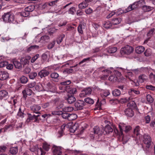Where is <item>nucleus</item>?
<instances>
[{"instance_id": "11", "label": "nucleus", "mask_w": 155, "mask_h": 155, "mask_svg": "<svg viewBox=\"0 0 155 155\" xmlns=\"http://www.w3.org/2000/svg\"><path fill=\"white\" fill-rule=\"evenodd\" d=\"M52 149L54 154L55 155H61L62 153V149L60 147L54 146Z\"/></svg>"}, {"instance_id": "39", "label": "nucleus", "mask_w": 155, "mask_h": 155, "mask_svg": "<svg viewBox=\"0 0 155 155\" xmlns=\"http://www.w3.org/2000/svg\"><path fill=\"white\" fill-rule=\"evenodd\" d=\"M65 37L64 35H60L57 39L56 41L58 44H60L62 41L63 39Z\"/></svg>"}, {"instance_id": "54", "label": "nucleus", "mask_w": 155, "mask_h": 155, "mask_svg": "<svg viewBox=\"0 0 155 155\" xmlns=\"http://www.w3.org/2000/svg\"><path fill=\"white\" fill-rule=\"evenodd\" d=\"M8 64V62L6 61L0 62V68L5 67Z\"/></svg>"}, {"instance_id": "19", "label": "nucleus", "mask_w": 155, "mask_h": 155, "mask_svg": "<svg viewBox=\"0 0 155 155\" xmlns=\"http://www.w3.org/2000/svg\"><path fill=\"white\" fill-rule=\"evenodd\" d=\"M117 50V48L113 46H110L107 48V52L110 54L115 53Z\"/></svg>"}, {"instance_id": "24", "label": "nucleus", "mask_w": 155, "mask_h": 155, "mask_svg": "<svg viewBox=\"0 0 155 155\" xmlns=\"http://www.w3.org/2000/svg\"><path fill=\"white\" fill-rule=\"evenodd\" d=\"M41 41L43 43L48 42L50 39L49 36L48 35H44L42 36L40 38Z\"/></svg>"}, {"instance_id": "2", "label": "nucleus", "mask_w": 155, "mask_h": 155, "mask_svg": "<svg viewBox=\"0 0 155 155\" xmlns=\"http://www.w3.org/2000/svg\"><path fill=\"white\" fill-rule=\"evenodd\" d=\"M4 21L7 23H15L14 20V16L13 14H11L10 12L5 13L2 17Z\"/></svg>"}, {"instance_id": "41", "label": "nucleus", "mask_w": 155, "mask_h": 155, "mask_svg": "<svg viewBox=\"0 0 155 155\" xmlns=\"http://www.w3.org/2000/svg\"><path fill=\"white\" fill-rule=\"evenodd\" d=\"M132 98L130 97H126L121 99V102H122L123 103H125L128 102H129L130 100H132Z\"/></svg>"}, {"instance_id": "58", "label": "nucleus", "mask_w": 155, "mask_h": 155, "mask_svg": "<svg viewBox=\"0 0 155 155\" xmlns=\"http://www.w3.org/2000/svg\"><path fill=\"white\" fill-rule=\"evenodd\" d=\"M71 82V81L70 80H68L61 82V85H64V86H68V85L70 84Z\"/></svg>"}, {"instance_id": "18", "label": "nucleus", "mask_w": 155, "mask_h": 155, "mask_svg": "<svg viewBox=\"0 0 155 155\" xmlns=\"http://www.w3.org/2000/svg\"><path fill=\"white\" fill-rule=\"evenodd\" d=\"M18 148L17 147L11 148L9 150V152L12 155H15L18 153Z\"/></svg>"}, {"instance_id": "55", "label": "nucleus", "mask_w": 155, "mask_h": 155, "mask_svg": "<svg viewBox=\"0 0 155 155\" xmlns=\"http://www.w3.org/2000/svg\"><path fill=\"white\" fill-rule=\"evenodd\" d=\"M55 43V41H53L51 43L48 45V49L52 48L54 46Z\"/></svg>"}, {"instance_id": "4", "label": "nucleus", "mask_w": 155, "mask_h": 155, "mask_svg": "<svg viewBox=\"0 0 155 155\" xmlns=\"http://www.w3.org/2000/svg\"><path fill=\"white\" fill-rule=\"evenodd\" d=\"M134 51V48L131 46L126 45L122 48L120 52L122 54H129L131 53Z\"/></svg>"}, {"instance_id": "50", "label": "nucleus", "mask_w": 155, "mask_h": 155, "mask_svg": "<svg viewBox=\"0 0 155 155\" xmlns=\"http://www.w3.org/2000/svg\"><path fill=\"white\" fill-rule=\"evenodd\" d=\"M111 24L112 23H110L109 21L106 22L104 24V28H109L111 26Z\"/></svg>"}, {"instance_id": "26", "label": "nucleus", "mask_w": 155, "mask_h": 155, "mask_svg": "<svg viewBox=\"0 0 155 155\" xmlns=\"http://www.w3.org/2000/svg\"><path fill=\"white\" fill-rule=\"evenodd\" d=\"M35 8V6L34 5H30L25 8V10L29 12H32Z\"/></svg>"}, {"instance_id": "7", "label": "nucleus", "mask_w": 155, "mask_h": 155, "mask_svg": "<svg viewBox=\"0 0 155 155\" xmlns=\"http://www.w3.org/2000/svg\"><path fill=\"white\" fill-rule=\"evenodd\" d=\"M143 142L147 144L146 147L148 148L150 147L151 142V137L147 134H145L143 135Z\"/></svg>"}, {"instance_id": "60", "label": "nucleus", "mask_w": 155, "mask_h": 155, "mask_svg": "<svg viewBox=\"0 0 155 155\" xmlns=\"http://www.w3.org/2000/svg\"><path fill=\"white\" fill-rule=\"evenodd\" d=\"M150 78L152 82L154 81H155V75L153 73H151L150 74Z\"/></svg>"}, {"instance_id": "62", "label": "nucleus", "mask_w": 155, "mask_h": 155, "mask_svg": "<svg viewBox=\"0 0 155 155\" xmlns=\"http://www.w3.org/2000/svg\"><path fill=\"white\" fill-rule=\"evenodd\" d=\"M75 11V8L74 7L71 8L68 11V13L69 14L74 15V12Z\"/></svg>"}, {"instance_id": "1", "label": "nucleus", "mask_w": 155, "mask_h": 155, "mask_svg": "<svg viewBox=\"0 0 155 155\" xmlns=\"http://www.w3.org/2000/svg\"><path fill=\"white\" fill-rule=\"evenodd\" d=\"M109 124H107L105 126L104 128L103 127L104 126L101 125V127L99 128L98 131L97 130V135L99 136H101L103 134H109L113 132V129Z\"/></svg>"}, {"instance_id": "34", "label": "nucleus", "mask_w": 155, "mask_h": 155, "mask_svg": "<svg viewBox=\"0 0 155 155\" xmlns=\"http://www.w3.org/2000/svg\"><path fill=\"white\" fill-rule=\"evenodd\" d=\"M147 76L145 74L140 75L139 77L140 81L141 83L143 82L145 80L147 79Z\"/></svg>"}, {"instance_id": "38", "label": "nucleus", "mask_w": 155, "mask_h": 155, "mask_svg": "<svg viewBox=\"0 0 155 155\" xmlns=\"http://www.w3.org/2000/svg\"><path fill=\"white\" fill-rule=\"evenodd\" d=\"M142 9L144 12H149L152 9V7L147 5H144L143 6Z\"/></svg>"}, {"instance_id": "61", "label": "nucleus", "mask_w": 155, "mask_h": 155, "mask_svg": "<svg viewBox=\"0 0 155 155\" xmlns=\"http://www.w3.org/2000/svg\"><path fill=\"white\" fill-rule=\"evenodd\" d=\"M43 148L45 150L48 151L50 148V145L47 143H44L43 144Z\"/></svg>"}, {"instance_id": "9", "label": "nucleus", "mask_w": 155, "mask_h": 155, "mask_svg": "<svg viewBox=\"0 0 155 155\" xmlns=\"http://www.w3.org/2000/svg\"><path fill=\"white\" fill-rule=\"evenodd\" d=\"M127 126H126L125 124H120L119 125V131L117 130H116L115 131L116 133H117V134L120 137L123 135V131L124 130V129L126 128V127Z\"/></svg>"}, {"instance_id": "21", "label": "nucleus", "mask_w": 155, "mask_h": 155, "mask_svg": "<svg viewBox=\"0 0 155 155\" xmlns=\"http://www.w3.org/2000/svg\"><path fill=\"white\" fill-rule=\"evenodd\" d=\"M13 63L16 68L19 69L22 68V65L21 62L20 63L17 60H15L13 61Z\"/></svg>"}, {"instance_id": "10", "label": "nucleus", "mask_w": 155, "mask_h": 155, "mask_svg": "<svg viewBox=\"0 0 155 155\" xmlns=\"http://www.w3.org/2000/svg\"><path fill=\"white\" fill-rule=\"evenodd\" d=\"M91 89L90 87L85 88L81 91V93L80 94V96L81 97H84L86 95L91 94Z\"/></svg>"}, {"instance_id": "63", "label": "nucleus", "mask_w": 155, "mask_h": 155, "mask_svg": "<svg viewBox=\"0 0 155 155\" xmlns=\"http://www.w3.org/2000/svg\"><path fill=\"white\" fill-rule=\"evenodd\" d=\"M52 114L54 115H60L62 114V111H54L52 112Z\"/></svg>"}, {"instance_id": "31", "label": "nucleus", "mask_w": 155, "mask_h": 155, "mask_svg": "<svg viewBox=\"0 0 155 155\" xmlns=\"http://www.w3.org/2000/svg\"><path fill=\"white\" fill-rule=\"evenodd\" d=\"M99 120H100V121H101V123L102 124H103L102 125L103 126L104 125V124H110V122L108 121L106 119L104 118V117H102L101 118H99Z\"/></svg>"}, {"instance_id": "30", "label": "nucleus", "mask_w": 155, "mask_h": 155, "mask_svg": "<svg viewBox=\"0 0 155 155\" xmlns=\"http://www.w3.org/2000/svg\"><path fill=\"white\" fill-rule=\"evenodd\" d=\"M78 127V124H75L72 126L70 129V132L72 133H74Z\"/></svg>"}, {"instance_id": "47", "label": "nucleus", "mask_w": 155, "mask_h": 155, "mask_svg": "<svg viewBox=\"0 0 155 155\" xmlns=\"http://www.w3.org/2000/svg\"><path fill=\"white\" fill-rule=\"evenodd\" d=\"M37 76V73L35 72L31 73L29 75V78L31 79H34Z\"/></svg>"}, {"instance_id": "43", "label": "nucleus", "mask_w": 155, "mask_h": 155, "mask_svg": "<svg viewBox=\"0 0 155 155\" xmlns=\"http://www.w3.org/2000/svg\"><path fill=\"white\" fill-rule=\"evenodd\" d=\"M146 97L147 100L148 102L151 103L153 102L154 100L150 95L147 94V95Z\"/></svg>"}, {"instance_id": "42", "label": "nucleus", "mask_w": 155, "mask_h": 155, "mask_svg": "<svg viewBox=\"0 0 155 155\" xmlns=\"http://www.w3.org/2000/svg\"><path fill=\"white\" fill-rule=\"evenodd\" d=\"M21 82L22 84H25L28 81V79L26 77L22 76L20 78Z\"/></svg>"}, {"instance_id": "37", "label": "nucleus", "mask_w": 155, "mask_h": 155, "mask_svg": "<svg viewBox=\"0 0 155 155\" xmlns=\"http://www.w3.org/2000/svg\"><path fill=\"white\" fill-rule=\"evenodd\" d=\"M152 54L151 50L150 48L147 49L145 51L144 54L145 56L148 57L151 55Z\"/></svg>"}, {"instance_id": "27", "label": "nucleus", "mask_w": 155, "mask_h": 155, "mask_svg": "<svg viewBox=\"0 0 155 155\" xmlns=\"http://www.w3.org/2000/svg\"><path fill=\"white\" fill-rule=\"evenodd\" d=\"M77 117V114H69L68 120L70 121L76 119Z\"/></svg>"}, {"instance_id": "64", "label": "nucleus", "mask_w": 155, "mask_h": 155, "mask_svg": "<svg viewBox=\"0 0 155 155\" xmlns=\"http://www.w3.org/2000/svg\"><path fill=\"white\" fill-rule=\"evenodd\" d=\"M146 88L147 89L151 90L153 91L155 90V87L151 85H147L146 86Z\"/></svg>"}, {"instance_id": "32", "label": "nucleus", "mask_w": 155, "mask_h": 155, "mask_svg": "<svg viewBox=\"0 0 155 155\" xmlns=\"http://www.w3.org/2000/svg\"><path fill=\"white\" fill-rule=\"evenodd\" d=\"M32 90L28 88H26L22 91V93L24 94H26L27 95L30 96L31 95L32 93Z\"/></svg>"}, {"instance_id": "12", "label": "nucleus", "mask_w": 155, "mask_h": 155, "mask_svg": "<svg viewBox=\"0 0 155 155\" xmlns=\"http://www.w3.org/2000/svg\"><path fill=\"white\" fill-rule=\"evenodd\" d=\"M9 77V74L8 73L4 71H0V79L1 80H6Z\"/></svg>"}, {"instance_id": "45", "label": "nucleus", "mask_w": 155, "mask_h": 155, "mask_svg": "<svg viewBox=\"0 0 155 155\" xmlns=\"http://www.w3.org/2000/svg\"><path fill=\"white\" fill-rule=\"evenodd\" d=\"M126 77L128 79L131 81H133V78L132 77L133 76V74L131 72H127V74L126 75Z\"/></svg>"}, {"instance_id": "15", "label": "nucleus", "mask_w": 155, "mask_h": 155, "mask_svg": "<svg viewBox=\"0 0 155 155\" xmlns=\"http://www.w3.org/2000/svg\"><path fill=\"white\" fill-rule=\"evenodd\" d=\"M124 113L127 117H132L134 115V112L131 108H128L124 110Z\"/></svg>"}, {"instance_id": "36", "label": "nucleus", "mask_w": 155, "mask_h": 155, "mask_svg": "<svg viewBox=\"0 0 155 155\" xmlns=\"http://www.w3.org/2000/svg\"><path fill=\"white\" fill-rule=\"evenodd\" d=\"M128 92L130 95L133 94V93L136 94H138L140 93V92L138 90L133 89H130V91H129Z\"/></svg>"}, {"instance_id": "3", "label": "nucleus", "mask_w": 155, "mask_h": 155, "mask_svg": "<svg viewBox=\"0 0 155 155\" xmlns=\"http://www.w3.org/2000/svg\"><path fill=\"white\" fill-rule=\"evenodd\" d=\"M98 69L99 74H101L102 72V73L104 75L101 77L99 76L97 79L99 78L101 79L104 80L109 75V74H110L111 72V71L108 69H105L103 67L99 68Z\"/></svg>"}, {"instance_id": "22", "label": "nucleus", "mask_w": 155, "mask_h": 155, "mask_svg": "<svg viewBox=\"0 0 155 155\" xmlns=\"http://www.w3.org/2000/svg\"><path fill=\"white\" fill-rule=\"evenodd\" d=\"M121 21L120 18H117L113 19L112 20V24L113 25H117L119 24Z\"/></svg>"}, {"instance_id": "17", "label": "nucleus", "mask_w": 155, "mask_h": 155, "mask_svg": "<svg viewBox=\"0 0 155 155\" xmlns=\"http://www.w3.org/2000/svg\"><path fill=\"white\" fill-rule=\"evenodd\" d=\"M145 50V48L143 46H138L135 48L136 52L138 54H140L143 52Z\"/></svg>"}, {"instance_id": "56", "label": "nucleus", "mask_w": 155, "mask_h": 155, "mask_svg": "<svg viewBox=\"0 0 155 155\" xmlns=\"http://www.w3.org/2000/svg\"><path fill=\"white\" fill-rule=\"evenodd\" d=\"M36 82H32L27 85V87L29 88H31L35 86Z\"/></svg>"}, {"instance_id": "40", "label": "nucleus", "mask_w": 155, "mask_h": 155, "mask_svg": "<svg viewBox=\"0 0 155 155\" xmlns=\"http://www.w3.org/2000/svg\"><path fill=\"white\" fill-rule=\"evenodd\" d=\"M73 110V108L71 107H65L63 109V110L65 112H71Z\"/></svg>"}, {"instance_id": "57", "label": "nucleus", "mask_w": 155, "mask_h": 155, "mask_svg": "<svg viewBox=\"0 0 155 155\" xmlns=\"http://www.w3.org/2000/svg\"><path fill=\"white\" fill-rule=\"evenodd\" d=\"M69 114L68 113H63L62 112V114L61 115L63 118L65 119H67L68 120Z\"/></svg>"}, {"instance_id": "59", "label": "nucleus", "mask_w": 155, "mask_h": 155, "mask_svg": "<svg viewBox=\"0 0 155 155\" xmlns=\"http://www.w3.org/2000/svg\"><path fill=\"white\" fill-rule=\"evenodd\" d=\"M29 14H30L29 12L25 11L22 12L21 14V16L25 17L28 16L29 15Z\"/></svg>"}, {"instance_id": "44", "label": "nucleus", "mask_w": 155, "mask_h": 155, "mask_svg": "<svg viewBox=\"0 0 155 155\" xmlns=\"http://www.w3.org/2000/svg\"><path fill=\"white\" fill-rule=\"evenodd\" d=\"M84 101L86 103L92 104L94 103V100L88 97L84 99Z\"/></svg>"}, {"instance_id": "25", "label": "nucleus", "mask_w": 155, "mask_h": 155, "mask_svg": "<svg viewBox=\"0 0 155 155\" xmlns=\"http://www.w3.org/2000/svg\"><path fill=\"white\" fill-rule=\"evenodd\" d=\"M88 5V4L84 1L78 5V7L80 9H84L87 7Z\"/></svg>"}, {"instance_id": "14", "label": "nucleus", "mask_w": 155, "mask_h": 155, "mask_svg": "<svg viewBox=\"0 0 155 155\" xmlns=\"http://www.w3.org/2000/svg\"><path fill=\"white\" fill-rule=\"evenodd\" d=\"M49 74V72L46 70L44 69L41 70L38 73V76L42 78L43 77L48 76Z\"/></svg>"}, {"instance_id": "16", "label": "nucleus", "mask_w": 155, "mask_h": 155, "mask_svg": "<svg viewBox=\"0 0 155 155\" xmlns=\"http://www.w3.org/2000/svg\"><path fill=\"white\" fill-rule=\"evenodd\" d=\"M31 110L36 114H38L40 112L38 111L41 109V107L38 105H34L30 107Z\"/></svg>"}, {"instance_id": "52", "label": "nucleus", "mask_w": 155, "mask_h": 155, "mask_svg": "<svg viewBox=\"0 0 155 155\" xmlns=\"http://www.w3.org/2000/svg\"><path fill=\"white\" fill-rule=\"evenodd\" d=\"M130 101L129 102V103L127 104L128 106L132 107L133 108H135L136 106L135 103L133 101L130 100Z\"/></svg>"}, {"instance_id": "49", "label": "nucleus", "mask_w": 155, "mask_h": 155, "mask_svg": "<svg viewBox=\"0 0 155 155\" xmlns=\"http://www.w3.org/2000/svg\"><path fill=\"white\" fill-rule=\"evenodd\" d=\"M17 115L19 117L22 118L24 117V115H25V114H24L23 111H22L21 108H20L19 109Z\"/></svg>"}, {"instance_id": "33", "label": "nucleus", "mask_w": 155, "mask_h": 155, "mask_svg": "<svg viewBox=\"0 0 155 155\" xmlns=\"http://www.w3.org/2000/svg\"><path fill=\"white\" fill-rule=\"evenodd\" d=\"M122 136V141L123 142V143L125 144L127 143V141L129 139V137L128 136Z\"/></svg>"}, {"instance_id": "28", "label": "nucleus", "mask_w": 155, "mask_h": 155, "mask_svg": "<svg viewBox=\"0 0 155 155\" xmlns=\"http://www.w3.org/2000/svg\"><path fill=\"white\" fill-rule=\"evenodd\" d=\"M113 95L115 97L119 96L121 94L120 91L118 89H115L112 91Z\"/></svg>"}, {"instance_id": "51", "label": "nucleus", "mask_w": 155, "mask_h": 155, "mask_svg": "<svg viewBox=\"0 0 155 155\" xmlns=\"http://www.w3.org/2000/svg\"><path fill=\"white\" fill-rule=\"evenodd\" d=\"M51 78L54 79H57L59 76V74L56 72H54L50 74Z\"/></svg>"}, {"instance_id": "35", "label": "nucleus", "mask_w": 155, "mask_h": 155, "mask_svg": "<svg viewBox=\"0 0 155 155\" xmlns=\"http://www.w3.org/2000/svg\"><path fill=\"white\" fill-rule=\"evenodd\" d=\"M108 79L110 81L115 82L117 81V78L116 76V75H112L110 76L109 77Z\"/></svg>"}, {"instance_id": "20", "label": "nucleus", "mask_w": 155, "mask_h": 155, "mask_svg": "<svg viewBox=\"0 0 155 155\" xmlns=\"http://www.w3.org/2000/svg\"><path fill=\"white\" fill-rule=\"evenodd\" d=\"M68 102L69 104H72L76 101V98L73 96H68L67 99Z\"/></svg>"}, {"instance_id": "23", "label": "nucleus", "mask_w": 155, "mask_h": 155, "mask_svg": "<svg viewBox=\"0 0 155 155\" xmlns=\"http://www.w3.org/2000/svg\"><path fill=\"white\" fill-rule=\"evenodd\" d=\"M35 153L37 155H45L46 153L41 148H37Z\"/></svg>"}, {"instance_id": "6", "label": "nucleus", "mask_w": 155, "mask_h": 155, "mask_svg": "<svg viewBox=\"0 0 155 155\" xmlns=\"http://www.w3.org/2000/svg\"><path fill=\"white\" fill-rule=\"evenodd\" d=\"M31 58V57L29 56H27L21 58L20 60V62L23 67H25V66L28 64L29 60Z\"/></svg>"}, {"instance_id": "48", "label": "nucleus", "mask_w": 155, "mask_h": 155, "mask_svg": "<svg viewBox=\"0 0 155 155\" xmlns=\"http://www.w3.org/2000/svg\"><path fill=\"white\" fill-rule=\"evenodd\" d=\"M134 133L137 136L140 134V127L139 126H137L134 130Z\"/></svg>"}, {"instance_id": "8", "label": "nucleus", "mask_w": 155, "mask_h": 155, "mask_svg": "<svg viewBox=\"0 0 155 155\" xmlns=\"http://www.w3.org/2000/svg\"><path fill=\"white\" fill-rule=\"evenodd\" d=\"M85 104V103L83 101L78 100L75 102L74 106L77 110H78L83 109Z\"/></svg>"}, {"instance_id": "46", "label": "nucleus", "mask_w": 155, "mask_h": 155, "mask_svg": "<svg viewBox=\"0 0 155 155\" xmlns=\"http://www.w3.org/2000/svg\"><path fill=\"white\" fill-rule=\"evenodd\" d=\"M74 70L72 68H67L65 69V70L63 71V73H67L68 74H70V73H72L73 72Z\"/></svg>"}, {"instance_id": "29", "label": "nucleus", "mask_w": 155, "mask_h": 155, "mask_svg": "<svg viewBox=\"0 0 155 155\" xmlns=\"http://www.w3.org/2000/svg\"><path fill=\"white\" fill-rule=\"evenodd\" d=\"M39 48V46L34 45L31 46L30 47L28 48L27 49V51L28 52H29L31 51L32 50L34 49H38Z\"/></svg>"}, {"instance_id": "5", "label": "nucleus", "mask_w": 155, "mask_h": 155, "mask_svg": "<svg viewBox=\"0 0 155 155\" xmlns=\"http://www.w3.org/2000/svg\"><path fill=\"white\" fill-rule=\"evenodd\" d=\"M140 1L134 2L132 5H130L124 11L122 10L121 13H126L138 7L139 5V4L140 3Z\"/></svg>"}, {"instance_id": "53", "label": "nucleus", "mask_w": 155, "mask_h": 155, "mask_svg": "<svg viewBox=\"0 0 155 155\" xmlns=\"http://www.w3.org/2000/svg\"><path fill=\"white\" fill-rule=\"evenodd\" d=\"M39 54H36L32 58L31 60V62L34 63L39 58Z\"/></svg>"}, {"instance_id": "13", "label": "nucleus", "mask_w": 155, "mask_h": 155, "mask_svg": "<svg viewBox=\"0 0 155 155\" xmlns=\"http://www.w3.org/2000/svg\"><path fill=\"white\" fill-rule=\"evenodd\" d=\"M8 92L5 90L0 91V99L2 100L4 99H6L9 97Z\"/></svg>"}]
</instances>
